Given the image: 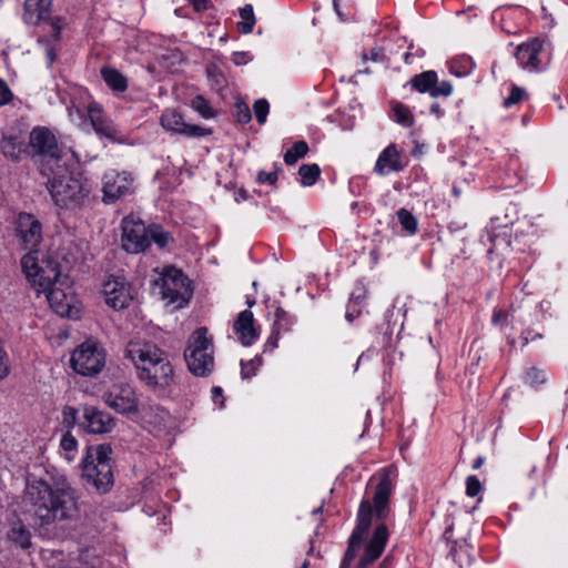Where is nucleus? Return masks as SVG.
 <instances>
[{"instance_id": "obj_1", "label": "nucleus", "mask_w": 568, "mask_h": 568, "mask_svg": "<svg viewBox=\"0 0 568 568\" xmlns=\"http://www.w3.org/2000/svg\"><path fill=\"white\" fill-rule=\"evenodd\" d=\"M390 468H384L368 483L372 498H364L358 507L356 526L348 540L339 568H369L377 560L388 541L389 531L385 523L389 515L394 483ZM377 568H389L384 559Z\"/></svg>"}, {"instance_id": "obj_2", "label": "nucleus", "mask_w": 568, "mask_h": 568, "mask_svg": "<svg viewBox=\"0 0 568 568\" xmlns=\"http://www.w3.org/2000/svg\"><path fill=\"white\" fill-rule=\"evenodd\" d=\"M26 499L39 527L71 523L79 517L78 496L67 480H34L27 485Z\"/></svg>"}, {"instance_id": "obj_3", "label": "nucleus", "mask_w": 568, "mask_h": 568, "mask_svg": "<svg viewBox=\"0 0 568 568\" xmlns=\"http://www.w3.org/2000/svg\"><path fill=\"white\" fill-rule=\"evenodd\" d=\"M125 355L136 369L138 378L155 395L165 396L174 383L173 365L165 351L152 342H130Z\"/></svg>"}, {"instance_id": "obj_4", "label": "nucleus", "mask_w": 568, "mask_h": 568, "mask_svg": "<svg viewBox=\"0 0 568 568\" xmlns=\"http://www.w3.org/2000/svg\"><path fill=\"white\" fill-rule=\"evenodd\" d=\"M45 182L53 203L67 210H79L90 203L91 184L81 173L67 169L65 164L50 165Z\"/></svg>"}, {"instance_id": "obj_5", "label": "nucleus", "mask_w": 568, "mask_h": 568, "mask_svg": "<svg viewBox=\"0 0 568 568\" xmlns=\"http://www.w3.org/2000/svg\"><path fill=\"white\" fill-rule=\"evenodd\" d=\"M111 455L109 444L89 446L82 460V479L99 494L109 493L114 485Z\"/></svg>"}, {"instance_id": "obj_6", "label": "nucleus", "mask_w": 568, "mask_h": 568, "mask_svg": "<svg viewBox=\"0 0 568 568\" xmlns=\"http://www.w3.org/2000/svg\"><path fill=\"white\" fill-rule=\"evenodd\" d=\"M213 342L207 337V328H196L187 339L184 358L189 371L199 377H205L213 372Z\"/></svg>"}, {"instance_id": "obj_7", "label": "nucleus", "mask_w": 568, "mask_h": 568, "mask_svg": "<svg viewBox=\"0 0 568 568\" xmlns=\"http://www.w3.org/2000/svg\"><path fill=\"white\" fill-rule=\"evenodd\" d=\"M21 266L27 278L43 292L55 285L61 274L55 261L50 258L39 261L38 252H28L21 258Z\"/></svg>"}, {"instance_id": "obj_8", "label": "nucleus", "mask_w": 568, "mask_h": 568, "mask_svg": "<svg viewBox=\"0 0 568 568\" xmlns=\"http://www.w3.org/2000/svg\"><path fill=\"white\" fill-rule=\"evenodd\" d=\"M70 364L80 375H98L105 365V352L98 343L85 341L72 352Z\"/></svg>"}, {"instance_id": "obj_9", "label": "nucleus", "mask_w": 568, "mask_h": 568, "mask_svg": "<svg viewBox=\"0 0 568 568\" xmlns=\"http://www.w3.org/2000/svg\"><path fill=\"white\" fill-rule=\"evenodd\" d=\"M155 284L160 287L162 298L176 304V307L186 305L193 294L187 277L175 268L165 272Z\"/></svg>"}, {"instance_id": "obj_10", "label": "nucleus", "mask_w": 568, "mask_h": 568, "mask_svg": "<svg viewBox=\"0 0 568 568\" xmlns=\"http://www.w3.org/2000/svg\"><path fill=\"white\" fill-rule=\"evenodd\" d=\"M16 237L23 250L38 252V247L43 240L42 223L33 214L20 212L14 221Z\"/></svg>"}, {"instance_id": "obj_11", "label": "nucleus", "mask_w": 568, "mask_h": 568, "mask_svg": "<svg viewBox=\"0 0 568 568\" xmlns=\"http://www.w3.org/2000/svg\"><path fill=\"white\" fill-rule=\"evenodd\" d=\"M31 146L43 156L41 173L48 174L50 165L57 166L61 164V156L59 153L55 136L45 128L33 129L30 133Z\"/></svg>"}, {"instance_id": "obj_12", "label": "nucleus", "mask_w": 568, "mask_h": 568, "mask_svg": "<svg viewBox=\"0 0 568 568\" xmlns=\"http://www.w3.org/2000/svg\"><path fill=\"white\" fill-rule=\"evenodd\" d=\"M102 181V201L105 204H113L134 192V179L129 172L112 171L104 174Z\"/></svg>"}, {"instance_id": "obj_13", "label": "nucleus", "mask_w": 568, "mask_h": 568, "mask_svg": "<svg viewBox=\"0 0 568 568\" xmlns=\"http://www.w3.org/2000/svg\"><path fill=\"white\" fill-rule=\"evenodd\" d=\"M88 116L98 135L108 139L112 143L121 144L126 141L123 132L104 114L99 103L92 102L88 105Z\"/></svg>"}, {"instance_id": "obj_14", "label": "nucleus", "mask_w": 568, "mask_h": 568, "mask_svg": "<svg viewBox=\"0 0 568 568\" xmlns=\"http://www.w3.org/2000/svg\"><path fill=\"white\" fill-rule=\"evenodd\" d=\"M122 247L133 254L150 246L149 227L141 221L124 219L122 222Z\"/></svg>"}, {"instance_id": "obj_15", "label": "nucleus", "mask_w": 568, "mask_h": 568, "mask_svg": "<svg viewBox=\"0 0 568 568\" xmlns=\"http://www.w3.org/2000/svg\"><path fill=\"white\" fill-rule=\"evenodd\" d=\"M160 123L164 130L187 138L207 136L213 132L212 129L186 123L183 115L175 109L165 110L160 118Z\"/></svg>"}, {"instance_id": "obj_16", "label": "nucleus", "mask_w": 568, "mask_h": 568, "mask_svg": "<svg viewBox=\"0 0 568 568\" xmlns=\"http://www.w3.org/2000/svg\"><path fill=\"white\" fill-rule=\"evenodd\" d=\"M105 303L114 310H123L132 301L129 284L123 277L110 275L103 283Z\"/></svg>"}, {"instance_id": "obj_17", "label": "nucleus", "mask_w": 568, "mask_h": 568, "mask_svg": "<svg viewBox=\"0 0 568 568\" xmlns=\"http://www.w3.org/2000/svg\"><path fill=\"white\" fill-rule=\"evenodd\" d=\"M105 403L120 414L135 413L139 406L136 394L129 385H114L105 395Z\"/></svg>"}, {"instance_id": "obj_18", "label": "nucleus", "mask_w": 568, "mask_h": 568, "mask_svg": "<svg viewBox=\"0 0 568 568\" xmlns=\"http://www.w3.org/2000/svg\"><path fill=\"white\" fill-rule=\"evenodd\" d=\"M410 85L420 93L428 92L433 98L448 97L453 92L450 82H438L437 73L432 70L414 75Z\"/></svg>"}, {"instance_id": "obj_19", "label": "nucleus", "mask_w": 568, "mask_h": 568, "mask_svg": "<svg viewBox=\"0 0 568 568\" xmlns=\"http://www.w3.org/2000/svg\"><path fill=\"white\" fill-rule=\"evenodd\" d=\"M544 41L535 38L526 43H521L516 49V58L524 69L536 71L541 65V54Z\"/></svg>"}, {"instance_id": "obj_20", "label": "nucleus", "mask_w": 568, "mask_h": 568, "mask_svg": "<svg viewBox=\"0 0 568 568\" xmlns=\"http://www.w3.org/2000/svg\"><path fill=\"white\" fill-rule=\"evenodd\" d=\"M233 332L244 346L252 345L260 336L255 326L253 313L250 310L242 311L233 323Z\"/></svg>"}, {"instance_id": "obj_21", "label": "nucleus", "mask_w": 568, "mask_h": 568, "mask_svg": "<svg viewBox=\"0 0 568 568\" xmlns=\"http://www.w3.org/2000/svg\"><path fill=\"white\" fill-rule=\"evenodd\" d=\"M83 417L85 429L92 434H105L115 426V419L109 413L97 407H85Z\"/></svg>"}, {"instance_id": "obj_22", "label": "nucleus", "mask_w": 568, "mask_h": 568, "mask_svg": "<svg viewBox=\"0 0 568 568\" xmlns=\"http://www.w3.org/2000/svg\"><path fill=\"white\" fill-rule=\"evenodd\" d=\"M50 307L61 317L73 316L74 296L60 288L57 284L44 291Z\"/></svg>"}, {"instance_id": "obj_23", "label": "nucleus", "mask_w": 568, "mask_h": 568, "mask_svg": "<svg viewBox=\"0 0 568 568\" xmlns=\"http://www.w3.org/2000/svg\"><path fill=\"white\" fill-rule=\"evenodd\" d=\"M405 164L400 160V154L395 144H389L379 154L374 171L379 175H385L390 171L399 172Z\"/></svg>"}, {"instance_id": "obj_24", "label": "nucleus", "mask_w": 568, "mask_h": 568, "mask_svg": "<svg viewBox=\"0 0 568 568\" xmlns=\"http://www.w3.org/2000/svg\"><path fill=\"white\" fill-rule=\"evenodd\" d=\"M52 0H26L24 21L30 24H38L49 19Z\"/></svg>"}, {"instance_id": "obj_25", "label": "nucleus", "mask_w": 568, "mask_h": 568, "mask_svg": "<svg viewBox=\"0 0 568 568\" xmlns=\"http://www.w3.org/2000/svg\"><path fill=\"white\" fill-rule=\"evenodd\" d=\"M170 414L160 405H149L142 408V419L153 429L161 430L166 426Z\"/></svg>"}, {"instance_id": "obj_26", "label": "nucleus", "mask_w": 568, "mask_h": 568, "mask_svg": "<svg viewBox=\"0 0 568 568\" xmlns=\"http://www.w3.org/2000/svg\"><path fill=\"white\" fill-rule=\"evenodd\" d=\"M24 141L20 135L9 134L3 135L0 143L2 154L11 160H18L21 152L23 151Z\"/></svg>"}, {"instance_id": "obj_27", "label": "nucleus", "mask_w": 568, "mask_h": 568, "mask_svg": "<svg viewBox=\"0 0 568 568\" xmlns=\"http://www.w3.org/2000/svg\"><path fill=\"white\" fill-rule=\"evenodd\" d=\"M101 77L106 85L116 92H124L128 88L126 78L116 69L103 67L101 69Z\"/></svg>"}, {"instance_id": "obj_28", "label": "nucleus", "mask_w": 568, "mask_h": 568, "mask_svg": "<svg viewBox=\"0 0 568 568\" xmlns=\"http://www.w3.org/2000/svg\"><path fill=\"white\" fill-rule=\"evenodd\" d=\"M8 539L22 549H27L31 546L30 530L20 521L13 524V526L10 528L8 532Z\"/></svg>"}, {"instance_id": "obj_29", "label": "nucleus", "mask_w": 568, "mask_h": 568, "mask_svg": "<svg viewBox=\"0 0 568 568\" xmlns=\"http://www.w3.org/2000/svg\"><path fill=\"white\" fill-rule=\"evenodd\" d=\"M241 21L237 22L236 27L239 32L243 34L251 33L255 24V17L252 4H245L240 9Z\"/></svg>"}, {"instance_id": "obj_30", "label": "nucleus", "mask_w": 568, "mask_h": 568, "mask_svg": "<svg viewBox=\"0 0 568 568\" xmlns=\"http://www.w3.org/2000/svg\"><path fill=\"white\" fill-rule=\"evenodd\" d=\"M301 183L304 186L314 185L321 176V168L316 164H302L298 169Z\"/></svg>"}, {"instance_id": "obj_31", "label": "nucleus", "mask_w": 568, "mask_h": 568, "mask_svg": "<svg viewBox=\"0 0 568 568\" xmlns=\"http://www.w3.org/2000/svg\"><path fill=\"white\" fill-rule=\"evenodd\" d=\"M149 241H153L160 248H164L170 243H173V237L162 226L152 224L149 226Z\"/></svg>"}, {"instance_id": "obj_32", "label": "nucleus", "mask_w": 568, "mask_h": 568, "mask_svg": "<svg viewBox=\"0 0 568 568\" xmlns=\"http://www.w3.org/2000/svg\"><path fill=\"white\" fill-rule=\"evenodd\" d=\"M308 145L305 141H297L284 154V162L287 165H294L300 159H303L308 152Z\"/></svg>"}, {"instance_id": "obj_33", "label": "nucleus", "mask_w": 568, "mask_h": 568, "mask_svg": "<svg viewBox=\"0 0 568 568\" xmlns=\"http://www.w3.org/2000/svg\"><path fill=\"white\" fill-rule=\"evenodd\" d=\"M274 316L275 320L272 326L273 329L281 333H286L291 331L293 320L284 308L277 307L274 312Z\"/></svg>"}, {"instance_id": "obj_34", "label": "nucleus", "mask_w": 568, "mask_h": 568, "mask_svg": "<svg viewBox=\"0 0 568 568\" xmlns=\"http://www.w3.org/2000/svg\"><path fill=\"white\" fill-rule=\"evenodd\" d=\"M393 113L395 121L403 126L409 128L414 123V116L408 106L403 103L396 102L393 105Z\"/></svg>"}, {"instance_id": "obj_35", "label": "nucleus", "mask_w": 568, "mask_h": 568, "mask_svg": "<svg viewBox=\"0 0 568 568\" xmlns=\"http://www.w3.org/2000/svg\"><path fill=\"white\" fill-rule=\"evenodd\" d=\"M191 106L204 119H211L215 115L214 109L211 106L210 102L203 95H195L191 100Z\"/></svg>"}, {"instance_id": "obj_36", "label": "nucleus", "mask_w": 568, "mask_h": 568, "mask_svg": "<svg viewBox=\"0 0 568 568\" xmlns=\"http://www.w3.org/2000/svg\"><path fill=\"white\" fill-rule=\"evenodd\" d=\"M60 447L65 453L68 460H73L78 448V442L71 432H65L60 442Z\"/></svg>"}, {"instance_id": "obj_37", "label": "nucleus", "mask_w": 568, "mask_h": 568, "mask_svg": "<svg viewBox=\"0 0 568 568\" xmlns=\"http://www.w3.org/2000/svg\"><path fill=\"white\" fill-rule=\"evenodd\" d=\"M397 216L402 227L406 232H408L409 234H415L417 232V221L409 211H407L406 209H400L397 212Z\"/></svg>"}, {"instance_id": "obj_38", "label": "nucleus", "mask_w": 568, "mask_h": 568, "mask_svg": "<svg viewBox=\"0 0 568 568\" xmlns=\"http://www.w3.org/2000/svg\"><path fill=\"white\" fill-rule=\"evenodd\" d=\"M232 115L236 122L241 124H247L252 119L251 110L248 105L243 101H237L234 104Z\"/></svg>"}, {"instance_id": "obj_39", "label": "nucleus", "mask_w": 568, "mask_h": 568, "mask_svg": "<svg viewBox=\"0 0 568 568\" xmlns=\"http://www.w3.org/2000/svg\"><path fill=\"white\" fill-rule=\"evenodd\" d=\"M547 379L545 371L532 366L526 371L525 382L532 387H538L544 384Z\"/></svg>"}, {"instance_id": "obj_40", "label": "nucleus", "mask_w": 568, "mask_h": 568, "mask_svg": "<svg viewBox=\"0 0 568 568\" xmlns=\"http://www.w3.org/2000/svg\"><path fill=\"white\" fill-rule=\"evenodd\" d=\"M528 99V93L524 88L513 85L509 95L504 100V106L509 108Z\"/></svg>"}, {"instance_id": "obj_41", "label": "nucleus", "mask_w": 568, "mask_h": 568, "mask_svg": "<svg viewBox=\"0 0 568 568\" xmlns=\"http://www.w3.org/2000/svg\"><path fill=\"white\" fill-rule=\"evenodd\" d=\"M262 365V358L256 356L253 359L241 363V375L243 378H251L255 376L257 369Z\"/></svg>"}, {"instance_id": "obj_42", "label": "nucleus", "mask_w": 568, "mask_h": 568, "mask_svg": "<svg viewBox=\"0 0 568 568\" xmlns=\"http://www.w3.org/2000/svg\"><path fill=\"white\" fill-rule=\"evenodd\" d=\"M78 420V410L72 406H64L62 409V425L67 432L75 426Z\"/></svg>"}, {"instance_id": "obj_43", "label": "nucleus", "mask_w": 568, "mask_h": 568, "mask_svg": "<svg viewBox=\"0 0 568 568\" xmlns=\"http://www.w3.org/2000/svg\"><path fill=\"white\" fill-rule=\"evenodd\" d=\"M253 109H254V114H255L256 121L260 124H263L266 121V116L270 111V104H268L267 100H265V99L256 100L253 105Z\"/></svg>"}, {"instance_id": "obj_44", "label": "nucleus", "mask_w": 568, "mask_h": 568, "mask_svg": "<svg viewBox=\"0 0 568 568\" xmlns=\"http://www.w3.org/2000/svg\"><path fill=\"white\" fill-rule=\"evenodd\" d=\"M483 489L480 480L475 475L466 478V495L468 497H476Z\"/></svg>"}, {"instance_id": "obj_45", "label": "nucleus", "mask_w": 568, "mask_h": 568, "mask_svg": "<svg viewBox=\"0 0 568 568\" xmlns=\"http://www.w3.org/2000/svg\"><path fill=\"white\" fill-rule=\"evenodd\" d=\"M10 373V361L9 356L2 345V342L0 343V381L6 378Z\"/></svg>"}, {"instance_id": "obj_46", "label": "nucleus", "mask_w": 568, "mask_h": 568, "mask_svg": "<svg viewBox=\"0 0 568 568\" xmlns=\"http://www.w3.org/2000/svg\"><path fill=\"white\" fill-rule=\"evenodd\" d=\"M281 171L280 168L276 166V169L273 172H265L260 171L256 176V181L260 184L268 183L271 185H274L277 181V173Z\"/></svg>"}, {"instance_id": "obj_47", "label": "nucleus", "mask_w": 568, "mask_h": 568, "mask_svg": "<svg viewBox=\"0 0 568 568\" xmlns=\"http://www.w3.org/2000/svg\"><path fill=\"white\" fill-rule=\"evenodd\" d=\"M13 98L14 95L7 82L0 79V105L9 104L12 102Z\"/></svg>"}, {"instance_id": "obj_48", "label": "nucleus", "mask_w": 568, "mask_h": 568, "mask_svg": "<svg viewBox=\"0 0 568 568\" xmlns=\"http://www.w3.org/2000/svg\"><path fill=\"white\" fill-rule=\"evenodd\" d=\"M280 335H281V332H277L272 328L271 335L268 336V338L264 345V353L272 352L273 349H275L277 347Z\"/></svg>"}, {"instance_id": "obj_49", "label": "nucleus", "mask_w": 568, "mask_h": 568, "mask_svg": "<svg viewBox=\"0 0 568 568\" xmlns=\"http://www.w3.org/2000/svg\"><path fill=\"white\" fill-rule=\"evenodd\" d=\"M362 59L364 62H366L368 59L376 62L384 61L385 54L382 48H373L369 52V55L367 53H363Z\"/></svg>"}, {"instance_id": "obj_50", "label": "nucleus", "mask_w": 568, "mask_h": 568, "mask_svg": "<svg viewBox=\"0 0 568 568\" xmlns=\"http://www.w3.org/2000/svg\"><path fill=\"white\" fill-rule=\"evenodd\" d=\"M50 27L52 37L58 40L62 30V19L59 17L53 18L51 20Z\"/></svg>"}, {"instance_id": "obj_51", "label": "nucleus", "mask_w": 568, "mask_h": 568, "mask_svg": "<svg viewBox=\"0 0 568 568\" xmlns=\"http://www.w3.org/2000/svg\"><path fill=\"white\" fill-rule=\"evenodd\" d=\"M507 318H508V312L505 310H498V311L494 312L493 323L495 325L505 324L507 322Z\"/></svg>"}, {"instance_id": "obj_52", "label": "nucleus", "mask_w": 568, "mask_h": 568, "mask_svg": "<svg viewBox=\"0 0 568 568\" xmlns=\"http://www.w3.org/2000/svg\"><path fill=\"white\" fill-rule=\"evenodd\" d=\"M213 393V400L215 404H220V406H223V390L221 387L216 386L212 389Z\"/></svg>"}, {"instance_id": "obj_53", "label": "nucleus", "mask_w": 568, "mask_h": 568, "mask_svg": "<svg viewBox=\"0 0 568 568\" xmlns=\"http://www.w3.org/2000/svg\"><path fill=\"white\" fill-rule=\"evenodd\" d=\"M190 2L197 12L204 11L207 8V0H190Z\"/></svg>"}, {"instance_id": "obj_54", "label": "nucleus", "mask_w": 568, "mask_h": 568, "mask_svg": "<svg viewBox=\"0 0 568 568\" xmlns=\"http://www.w3.org/2000/svg\"><path fill=\"white\" fill-rule=\"evenodd\" d=\"M536 337H541V335L540 334H534L532 335V331H525L523 333V338L525 341V344H527L530 338L534 339Z\"/></svg>"}, {"instance_id": "obj_55", "label": "nucleus", "mask_w": 568, "mask_h": 568, "mask_svg": "<svg viewBox=\"0 0 568 568\" xmlns=\"http://www.w3.org/2000/svg\"><path fill=\"white\" fill-rule=\"evenodd\" d=\"M432 113H434L437 118H440L443 115V110L438 103H434L430 106Z\"/></svg>"}, {"instance_id": "obj_56", "label": "nucleus", "mask_w": 568, "mask_h": 568, "mask_svg": "<svg viewBox=\"0 0 568 568\" xmlns=\"http://www.w3.org/2000/svg\"><path fill=\"white\" fill-rule=\"evenodd\" d=\"M390 342H392V332L390 333L385 332L384 335H383V345L385 347H389L390 346Z\"/></svg>"}, {"instance_id": "obj_57", "label": "nucleus", "mask_w": 568, "mask_h": 568, "mask_svg": "<svg viewBox=\"0 0 568 568\" xmlns=\"http://www.w3.org/2000/svg\"><path fill=\"white\" fill-rule=\"evenodd\" d=\"M483 464H484V457L478 456V457L474 460V463H473V468H474V469H478V468H480V467H481V465H483Z\"/></svg>"}, {"instance_id": "obj_58", "label": "nucleus", "mask_w": 568, "mask_h": 568, "mask_svg": "<svg viewBox=\"0 0 568 568\" xmlns=\"http://www.w3.org/2000/svg\"><path fill=\"white\" fill-rule=\"evenodd\" d=\"M358 315H359V311H357L356 314H354V312H351L349 308H348L347 312H346V318L349 322H353V320L355 317H357Z\"/></svg>"}, {"instance_id": "obj_59", "label": "nucleus", "mask_w": 568, "mask_h": 568, "mask_svg": "<svg viewBox=\"0 0 568 568\" xmlns=\"http://www.w3.org/2000/svg\"><path fill=\"white\" fill-rule=\"evenodd\" d=\"M453 194H454L455 196H459V195H460V190H459L458 187L454 186V187H453Z\"/></svg>"}, {"instance_id": "obj_60", "label": "nucleus", "mask_w": 568, "mask_h": 568, "mask_svg": "<svg viewBox=\"0 0 568 568\" xmlns=\"http://www.w3.org/2000/svg\"><path fill=\"white\" fill-rule=\"evenodd\" d=\"M246 303H247L248 307H252L255 304V300L247 298Z\"/></svg>"}, {"instance_id": "obj_61", "label": "nucleus", "mask_w": 568, "mask_h": 568, "mask_svg": "<svg viewBox=\"0 0 568 568\" xmlns=\"http://www.w3.org/2000/svg\"><path fill=\"white\" fill-rule=\"evenodd\" d=\"M301 568H308V562H307V561H305V562L302 565V567H301Z\"/></svg>"}, {"instance_id": "obj_62", "label": "nucleus", "mask_w": 568, "mask_h": 568, "mask_svg": "<svg viewBox=\"0 0 568 568\" xmlns=\"http://www.w3.org/2000/svg\"><path fill=\"white\" fill-rule=\"evenodd\" d=\"M334 6L337 7L336 0H334Z\"/></svg>"}]
</instances>
